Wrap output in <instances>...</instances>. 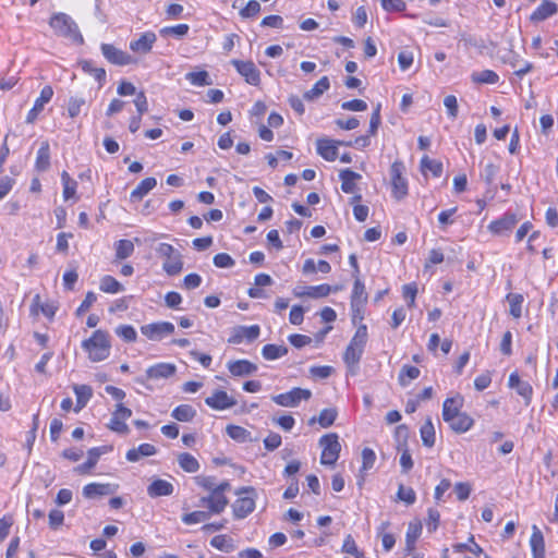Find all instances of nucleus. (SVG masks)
<instances>
[{
    "instance_id": "1",
    "label": "nucleus",
    "mask_w": 558,
    "mask_h": 558,
    "mask_svg": "<svg viewBox=\"0 0 558 558\" xmlns=\"http://www.w3.org/2000/svg\"><path fill=\"white\" fill-rule=\"evenodd\" d=\"M82 347L88 353L90 361H104L110 354L111 343L109 340V333L105 330L98 329L93 332L90 338L83 341Z\"/></svg>"
},
{
    "instance_id": "2",
    "label": "nucleus",
    "mask_w": 558,
    "mask_h": 558,
    "mask_svg": "<svg viewBox=\"0 0 558 558\" xmlns=\"http://www.w3.org/2000/svg\"><path fill=\"white\" fill-rule=\"evenodd\" d=\"M49 24L59 36L66 37L77 44L83 43V36L80 33L76 23L68 14H53Z\"/></svg>"
},
{
    "instance_id": "3",
    "label": "nucleus",
    "mask_w": 558,
    "mask_h": 558,
    "mask_svg": "<svg viewBox=\"0 0 558 558\" xmlns=\"http://www.w3.org/2000/svg\"><path fill=\"white\" fill-rule=\"evenodd\" d=\"M231 488L228 481H223L216 485L213 494L202 497L198 506H206L213 513L220 514L225 511L229 505V499L225 496V493Z\"/></svg>"
},
{
    "instance_id": "4",
    "label": "nucleus",
    "mask_w": 558,
    "mask_h": 558,
    "mask_svg": "<svg viewBox=\"0 0 558 558\" xmlns=\"http://www.w3.org/2000/svg\"><path fill=\"white\" fill-rule=\"evenodd\" d=\"M160 257L166 258L162 269L169 275H178L183 268L182 255L171 244L160 243L156 248Z\"/></svg>"
},
{
    "instance_id": "5",
    "label": "nucleus",
    "mask_w": 558,
    "mask_h": 558,
    "mask_svg": "<svg viewBox=\"0 0 558 558\" xmlns=\"http://www.w3.org/2000/svg\"><path fill=\"white\" fill-rule=\"evenodd\" d=\"M235 494L238 496H242L244 494L247 495L244 497H239L232 505L234 518L244 519L255 509V489L251 486H244L239 488Z\"/></svg>"
},
{
    "instance_id": "6",
    "label": "nucleus",
    "mask_w": 558,
    "mask_h": 558,
    "mask_svg": "<svg viewBox=\"0 0 558 558\" xmlns=\"http://www.w3.org/2000/svg\"><path fill=\"white\" fill-rule=\"evenodd\" d=\"M319 445L323 447L320 463L332 465L339 458L341 446L337 434H327L320 437Z\"/></svg>"
},
{
    "instance_id": "7",
    "label": "nucleus",
    "mask_w": 558,
    "mask_h": 558,
    "mask_svg": "<svg viewBox=\"0 0 558 558\" xmlns=\"http://www.w3.org/2000/svg\"><path fill=\"white\" fill-rule=\"evenodd\" d=\"M404 165L402 161H395L390 167L392 196L400 201L408 194V182L403 177Z\"/></svg>"
},
{
    "instance_id": "8",
    "label": "nucleus",
    "mask_w": 558,
    "mask_h": 558,
    "mask_svg": "<svg viewBox=\"0 0 558 558\" xmlns=\"http://www.w3.org/2000/svg\"><path fill=\"white\" fill-rule=\"evenodd\" d=\"M311 397V390L296 387L288 392L272 396L271 399L281 407H296L302 400H308Z\"/></svg>"
},
{
    "instance_id": "9",
    "label": "nucleus",
    "mask_w": 558,
    "mask_h": 558,
    "mask_svg": "<svg viewBox=\"0 0 558 558\" xmlns=\"http://www.w3.org/2000/svg\"><path fill=\"white\" fill-rule=\"evenodd\" d=\"M174 325L170 322H158L141 327V332L153 341H160L166 336L173 333Z\"/></svg>"
},
{
    "instance_id": "10",
    "label": "nucleus",
    "mask_w": 558,
    "mask_h": 558,
    "mask_svg": "<svg viewBox=\"0 0 558 558\" xmlns=\"http://www.w3.org/2000/svg\"><path fill=\"white\" fill-rule=\"evenodd\" d=\"M231 64L235 68L238 73L244 77L247 84L253 86L259 85L260 71L257 69L254 62L233 59Z\"/></svg>"
},
{
    "instance_id": "11",
    "label": "nucleus",
    "mask_w": 558,
    "mask_h": 558,
    "mask_svg": "<svg viewBox=\"0 0 558 558\" xmlns=\"http://www.w3.org/2000/svg\"><path fill=\"white\" fill-rule=\"evenodd\" d=\"M131 415L132 411L129 408L124 407L122 403H118L114 412L112 413L108 427L118 434L126 435L130 429L125 424V421L130 418Z\"/></svg>"
},
{
    "instance_id": "12",
    "label": "nucleus",
    "mask_w": 558,
    "mask_h": 558,
    "mask_svg": "<svg viewBox=\"0 0 558 558\" xmlns=\"http://www.w3.org/2000/svg\"><path fill=\"white\" fill-rule=\"evenodd\" d=\"M260 328L258 325L252 326H235L231 329V335L228 339L230 344H240L244 340L253 342L259 337Z\"/></svg>"
},
{
    "instance_id": "13",
    "label": "nucleus",
    "mask_w": 558,
    "mask_h": 558,
    "mask_svg": "<svg viewBox=\"0 0 558 558\" xmlns=\"http://www.w3.org/2000/svg\"><path fill=\"white\" fill-rule=\"evenodd\" d=\"M519 221L520 218L514 213L507 211L499 219L492 221L487 228L493 234L504 235L510 232Z\"/></svg>"
},
{
    "instance_id": "14",
    "label": "nucleus",
    "mask_w": 558,
    "mask_h": 558,
    "mask_svg": "<svg viewBox=\"0 0 558 558\" xmlns=\"http://www.w3.org/2000/svg\"><path fill=\"white\" fill-rule=\"evenodd\" d=\"M100 49L104 57L112 64L123 66L135 62L132 56L111 44H102Z\"/></svg>"
},
{
    "instance_id": "15",
    "label": "nucleus",
    "mask_w": 558,
    "mask_h": 558,
    "mask_svg": "<svg viewBox=\"0 0 558 558\" xmlns=\"http://www.w3.org/2000/svg\"><path fill=\"white\" fill-rule=\"evenodd\" d=\"M205 403L214 410L222 411L234 407L236 401L228 396L226 391L216 390L210 397L205 399Z\"/></svg>"
},
{
    "instance_id": "16",
    "label": "nucleus",
    "mask_w": 558,
    "mask_h": 558,
    "mask_svg": "<svg viewBox=\"0 0 558 558\" xmlns=\"http://www.w3.org/2000/svg\"><path fill=\"white\" fill-rule=\"evenodd\" d=\"M52 96H53L52 87L49 85H46L41 89L39 97L35 100L33 108L27 113V117H26L27 123H33L37 119L38 113L44 109V106L51 100Z\"/></svg>"
},
{
    "instance_id": "17",
    "label": "nucleus",
    "mask_w": 558,
    "mask_h": 558,
    "mask_svg": "<svg viewBox=\"0 0 558 558\" xmlns=\"http://www.w3.org/2000/svg\"><path fill=\"white\" fill-rule=\"evenodd\" d=\"M156 40L157 36L154 32H145L138 39L130 43V49L135 53L146 54L150 52Z\"/></svg>"
},
{
    "instance_id": "18",
    "label": "nucleus",
    "mask_w": 558,
    "mask_h": 558,
    "mask_svg": "<svg viewBox=\"0 0 558 558\" xmlns=\"http://www.w3.org/2000/svg\"><path fill=\"white\" fill-rule=\"evenodd\" d=\"M177 372V366L172 363H157L146 369L147 379H167Z\"/></svg>"
},
{
    "instance_id": "19",
    "label": "nucleus",
    "mask_w": 558,
    "mask_h": 558,
    "mask_svg": "<svg viewBox=\"0 0 558 558\" xmlns=\"http://www.w3.org/2000/svg\"><path fill=\"white\" fill-rule=\"evenodd\" d=\"M558 12V4L553 0H544L536 10L531 14L530 21L538 23L545 21Z\"/></svg>"
},
{
    "instance_id": "20",
    "label": "nucleus",
    "mask_w": 558,
    "mask_h": 558,
    "mask_svg": "<svg viewBox=\"0 0 558 558\" xmlns=\"http://www.w3.org/2000/svg\"><path fill=\"white\" fill-rule=\"evenodd\" d=\"M227 366L231 375L236 377L252 375L257 371V365L248 360L232 361Z\"/></svg>"
},
{
    "instance_id": "21",
    "label": "nucleus",
    "mask_w": 558,
    "mask_h": 558,
    "mask_svg": "<svg viewBox=\"0 0 558 558\" xmlns=\"http://www.w3.org/2000/svg\"><path fill=\"white\" fill-rule=\"evenodd\" d=\"M117 486L111 484L90 483L84 486L83 495L88 499L96 498L98 496L111 495L116 492Z\"/></svg>"
},
{
    "instance_id": "22",
    "label": "nucleus",
    "mask_w": 558,
    "mask_h": 558,
    "mask_svg": "<svg viewBox=\"0 0 558 558\" xmlns=\"http://www.w3.org/2000/svg\"><path fill=\"white\" fill-rule=\"evenodd\" d=\"M173 485L161 478L154 480L147 487V494L151 498L170 496L173 493Z\"/></svg>"
},
{
    "instance_id": "23",
    "label": "nucleus",
    "mask_w": 558,
    "mask_h": 558,
    "mask_svg": "<svg viewBox=\"0 0 558 558\" xmlns=\"http://www.w3.org/2000/svg\"><path fill=\"white\" fill-rule=\"evenodd\" d=\"M463 405V398L458 395L452 398H447L442 404V418L445 422L451 421L453 416L458 415Z\"/></svg>"
},
{
    "instance_id": "24",
    "label": "nucleus",
    "mask_w": 558,
    "mask_h": 558,
    "mask_svg": "<svg viewBox=\"0 0 558 558\" xmlns=\"http://www.w3.org/2000/svg\"><path fill=\"white\" fill-rule=\"evenodd\" d=\"M317 153L327 161H333L338 157V147L335 141L319 138L316 142Z\"/></svg>"
},
{
    "instance_id": "25",
    "label": "nucleus",
    "mask_w": 558,
    "mask_h": 558,
    "mask_svg": "<svg viewBox=\"0 0 558 558\" xmlns=\"http://www.w3.org/2000/svg\"><path fill=\"white\" fill-rule=\"evenodd\" d=\"M341 180V190L344 193H354L356 190V181L361 180L360 173L352 171L351 169H343L339 173Z\"/></svg>"
},
{
    "instance_id": "26",
    "label": "nucleus",
    "mask_w": 558,
    "mask_h": 558,
    "mask_svg": "<svg viewBox=\"0 0 558 558\" xmlns=\"http://www.w3.org/2000/svg\"><path fill=\"white\" fill-rule=\"evenodd\" d=\"M107 452V447H95L88 450L87 461L76 466L75 471L84 474L88 473L98 462L101 454Z\"/></svg>"
},
{
    "instance_id": "27",
    "label": "nucleus",
    "mask_w": 558,
    "mask_h": 558,
    "mask_svg": "<svg viewBox=\"0 0 558 558\" xmlns=\"http://www.w3.org/2000/svg\"><path fill=\"white\" fill-rule=\"evenodd\" d=\"M157 180L155 178H146L131 192L130 198L132 202H140L146 196L155 186Z\"/></svg>"
},
{
    "instance_id": "28",
    "label": "nucleus",
    "mask_w": 558,
    "mask_h": 558,
    "mask_svg": "<svg viewBox=\"0 0 558 558\" xmlns=\"http://www.w3.org/2000/svg\"><path fill=\"white\" fill-rule=\"evenodd\" d=\"M422 533V523L420 521H413L409 523L407 535H405V551L408 554L415 549V543Z\"/></svg>"
},
{
    "instance_id": "29",
    "label": "nucleus",
    "mask_w": 558,
    "mask_h": 558,
    "mask_svg": "<svg viewBox=\"0 0 558 558\" xmlns=\"http://www.w3.org/2000/svg\"><path fill=\"white\" fill-rule=\"evenodd\" d=\"M450 428L456 433H465L468 432L474 424L472 417H470L466 413L460 412L458 415L453 416L451 421L447 422Z\"/></svg>"
},
{
    "instance_id": "30",
    "label": "nucleus",
    "mask_w": 558,
    "mask_h": 558,
    "mask_svg": "<svg viewBox=\"0 0 558 558\" xmlns=\"http://www.w3.org/2000/svg\"><path fill=\"white\" fill-rule=\"evenodd\" d=\"M35 167L39 172L47 171L50 167V146L47 141H44L40 144L37 151Z\"/></svg>"
},
{
    "instance_id": "31",
    "label": "nucleus",
    "mask_w": 558,
    "mask_h": 558,
    "mask_svg": "<svg viewBox=\"0 0 558 558\" xmlns=\"http://www.w3.org/2000/svg\"><path fill=\"white\" fill-rule=\"evenodd\" d=\"M509 386L517 390L527 402L532 396V387L529 383L522 381L517 373H512L509 376Z\"/></svg>"
},
{
    "instance_id": "32",
    "label": "nucleus",
    "mask_w": 558,
    "mask_h": 558,
    "mask_svg": "<svg viewBox=\"0 0 558 558\" xmlns=\"http://www.w3.org/2000/svg\"><path fill=\"white\" fill-rule=\"evenodd\" d=\"M157 452L156 447L150 444H142L137 448H132L126 452V460L136 462L142 457H150Z\"/></svg>"
},
{
    "instance_id": "33",
    "label": "nucleus",
    "mask_w": 558,
    "mask_h": 558,
    "mask_svg": "<svg viewBox=\"0 0 558 558\" xmlns=\"http://www.w3.org/2000/svg\"><path fill=\"white\" fill-rule=\"evenodd\" d=\"M73 390L76 396V407L74 409L75 412H80L89 401L93 396V389L87 385H75Z\"/></svg>"
},
{
    "instance_id": "34",
    "label": "nucleus",
    "mask_w": 558,
    "mask_h": 558,
    "mask_svg": "<svg viewBox=\"0 0 558 558\" xmlns=\"http://www.w3.org/2000/svg\"><path fill=\"white\" fill-rule=\"evenodd\" d=\"M363 351L353 348L351 345H348L344 354H343V361L347 364V366L350 369L351 374H355V371L357 368V364L362 357Z\"/></svg>"
},
{
    "instance_id": "35",
    "label": "nucleus",
    "mask_w": 558,
    "mask_h": 558,
    "mask_svg": "<svg viewBox=\"0 0 558 558\" xmlns=\"http://www.w3.org/2000/svg\"><path fill=\"white\" fill-rule=\"evenodd\" d=\"M330 87V82L327 76H323L318 80L315 85L307 92L304 93L303 97L306 100H314L322 96Z\"/></svg>"
},
{
    "instance_id": "36",
    "label": "nucleus",
    "mask_w": 558,
    "mask_h": 558,
    "mask_svg": "<svg viewBox=\"0 0 558 558\" xmlns=\"http://www.w3.org/2000/svg\"><path fill=\"white\" fill-rule=\"evenodd\" d=\"M196 415V410L190 404H181L173 409L171 416L179 422H191Z\"/></svg>"
},
{
    "instance_id": "37",
    "label": "nucleus",
    "mask_w": 558,
    "mask_h": 558,
    "mask_svg": "<svg viewBox=\"0 0 558 558\" xmlns=\"http://www.w3.org/2000/svg\"><path fill=\"white\" fill-rule=\"evenodd\" d=\"M337 415H338V413H337L336 409H333V408L324 409L320 411L318 418L312 417L310 420V424H313L314 422L317 421L322 427L327 428L335 423Z\"/></svg>"
},
{
    "instance_id": "38",
    "label": "nucleus",
    "mask_w": 558,
    "mask_h": 558,
    "mask_svg": "<svg viewBox=\"0 0 558 558\" xmlns=\"http://www.w3.org/2000/svg\"><path fill=\"white\" fill-rule=\"evenodd\" d=\"M288 353V348L284 345L266 344L262 349V355L267 361H274Z\"/></svg>"
},
{
    "instance_id": "39",
    "label": "nucleus",
    "mask_w": 558,
    "mask_h": 558,
    "mask_svg": "<svg viewBox=\"0 0 558 558\" xmlns=\"http://www.w3.org/2000/svg\"><path fill=\"white\" fill-rule=\"evenodd\" d=\"M420 434L425 447L430 448L435 445V428L430 417L421 426Z\"/></svg>"
},
{
    "instance_id": "40",
    "label": "nucleus",
    "mask_w": 558,
    "mask_h": 558,
    "mask_svg": "<svg viewBox=\"0 0 558 558\" xmlns=\"http://www.w3.org/2000/svg\"><path fill=\"white\" fill-rule=\"evenodd\" d=\"M331 291H338V287L332 288L327 283L305 287L306 296L312 299L325 298L329 295Z\"/></svg>"
},
{
    "instance_id": "41",
    "label": "nucleus",
    "mask_w": 558,
    "mask_h": 558,
    "mask_svg": "<svg viewBox=\"0 0 558 558\" xmlns=\"http://www.w3.org/2000/svg\"><path fill=\"white\" fill-rule=\"evenodd\" d=\"M179 465L189 473H195L199 470V463L191 453L183 452L178 457Z\"/></svg>"
},
{
    "instance_id": "42",
    "label": "nucleus",
    "mask_w": 558,
    "mask_h": 558,
    "mask_svg": "<svg viewBox=\"0 0 558 558\" xmlns=\"http://www.w3.org/2000/svg\"><path fill=\"white\" fill-rule=\"evenodd\" d=\"M506 299L510 305V315L514 318H520L522 316V304L524 302L523 295L520 293H509Z\"/></svg>"
},
{
    "instance_id": "43",
    "label": "nucleus",
    "mask_w": 558,
    "mask_h": 558,
    "mask_svg": "<svg viewBox=\"0 0 558 558\" xmlns=\"http://www.w3.org/2000/svg\"><path fill=\"white\" fill-rule=\"evenodd\" d=\"M117 259H125L134 253V244L130 240H119L114 243Z\"/></svg>"
},
{
    "instance_id": "44",
    "label": "nucleus",
    "mask_w": 558,
    "mask_h": 558,
    "mask_svg": "<svg viewBox=\"0 0 558 558\" xmlns=\"http://www.w3.org/2000/svg\"><path fill=\"white\" fill-rule=\"evenodd\" d=\"M471 78L474 83L477 84H496L499 80V76L492 70H483L480 72H473Z\"/></svg>"
},
{
    "instance_id": "45",
    "label": "nucleus",
    "mask_w": 558,
    "mask_h": 558,
    "mask_svg": "<svg viewBox=\"0 0 558 558\" xmlns=\"http://www.w3.org/2000/svg\"><path fill=\"white\" fill-rule=\"evenodd\" d=\"M420 374L421 372L417 367L411 365H403L398 376L399 384L405 387L409 385L411 380L416 379L420 376Z\"/></svg>"
},
{
    "instance_id": "46",
    "label": "nucleus",
    "mask_w": 558,
    "mask_h": 558,
    "mask_svg": "<svg viewBox=\"0 0 558 558\" xmlns=\"http://www.w3.org/2000/svg\"><path fill=\"white\" fill-rule=\"evenodd\" d=\"M368 333L366 325H360L352 337L349 345L356 348L364 352L365 344L367 342Z\"/></svg>"
},
{
    "instance_id": "47",
    "label": "nucleus",
    "mask_w": 558,
    "mask_h": 558,
    "mask_svg": "<svg viewBox=\"0 0 558 558\" xmlns=\"http://www.w3.org/2000/svg\"><path fill=\"white\" fill-rule=\"evenodd\" d=\"M214 514L209 509L208 511L196 510L182 515V522L186 525H192L207 521Z\"/></svg>"
},
{
    "instance_id": "48",
    "label": "nucleus",
    "mask_w": 558,
    "mask_h": 558,
    "mask_svg": "<svg viewBox=\"0 0 558 558\" xmlns=\"http://www.w3.org/2000/svg\"><path fill=\"white\" fill-rule=\"evenodd\" d=\"M100 290L106 293H118L124 290V287L112 276H104L100 279Z\"/></svg>"
},
{
    "instance_id": "49",
    "label": "nucleus",
    "mask_w": 558,
    "mask_h": 558,
    "mask_svg": "<svg viewBox=\"0 0 558 558\" xmlns=\"http://www.w3.org/2000/svg\"><path fill=\"white\" fill-rule=\"evenodd\" d=\"M356 302L361 304H366L367 302V293L365 290V286L359 277H356L354 280L351 295V304H355Z\"/></svg>"
},
{
    "instance_id": "50",
    "label": "nucleus",
    "mask_w": 558,
    "mask_h": 558,
    "mask_svg": "<svg viewBox=\"0 0 558 558\" xmlns=\"http://www.w3.org/2000/svg\"><path fill=\"white\" fill-rule=\"evenodd\" d=\"M422 172L430 171L434 177L438 178L442 173V163L438 160L430 159L428 156H424L421 159Z\"/></svg>"
},
{
    "instance_id": "51",
    "label": "nucleus",
    "mask_w": 558,
    "mask_h": 558,
    "mask_svg": "<svg viewBox=\"0 0 558 558\" xmlns=\"http://www.w3.org/2000/svg\"><path fill=\"white\" fill-rule=\"evenodd\" d=\"M61 181L63 184V197L68 201L75 195L77 182L73 180L66 171L61 173Z\"/></svg>"
},
{
    "instance_id": "52",
    "label": "nucleus",
    "mask_w": 558,
    "mask_h": 558,
    "mask_svg": "<svg viewBox=\"0 0 558 558\" xmlns=\"http://www.w3.org/2000/svg\"><path fill=\"white\" fill-rule=\"evenodd\" d=\"M185 78L195 86H207L210 85L209 75L206 71L189 72Z\"/></svg>"
},
{
    "instance_id": "53",
    "label": "nucleus",
    "mask_w": 558,
    "mask_h": 558,
    "mask_svg": "<svg viewBox=\"0 0 558 558\" xmlns=\"http://www.w3.org/2000/svg\"><path fill=\"white\" fill-rule=\"evenodd\" d=\"M530 545L532 551H545V543H544V536L541 530L533 525L532 527V535L530 538Z\"/></svg>"
},
{
    "instance_id": "54",
    "label": "nucleus",
    "mask_w": 558,
    "mask_h": 558,
    "mask_svg": "<svg viewBox=\"0 0 558 558\" xmlns=\"http://www.w3.org/2000/svg\"><path fill=\"white\" fill-rule=\"evenodd\" d=\"M84 72L92 74L100 84L106 80V71L102 68H95L93 61L85 60L82 63Z\"/></svg>"
},
{
    "instance_id": "55",
    "label": "nucleus",
    "mask_w": 558,
    "mask_h": 558,
    "mask_svg": "<svg viewBox=\"0 0 558 558\" xmlns=\"http://www.w3.org/2000/svg\"><path fill=\"white\" fill-rule=\"evenodd\" d=\"M189 29H190V27L187 24H178L175 26H166L160 29V35L163 37L172 35L178 38H181L187 34Z\"/></svg>"
},
{
    "instance_id": "56",
    "label": "nucleus",
    "mask_w": 558,
    "mask_h": 558,
    "mask_svg": "<svg viewBox=\"0 0 558 558\" xmlns=\"http://www.w3.org/2000/svg\"><path fill=\"white\" fill-rule=\"evenodd\" d=\"M118 337L123 339L125 342H134L137 338V332L131 325H120L116 328Z\"/></svg>"
},
{
    "instance_id": "57",
    "label": "nucleus",
    "mask_w": 558,
    "mask_h": 558,
    "mask_svg": "<svg viewBox=\"0 0 558 558\" xmlns=\"http://www.w3.org/2000/svg\"><path fill=\"white\" fill-rule=\"evenodd\" d=\"M227 435L238 441H245L250 432L238 425H228L226 428Z\"/></svg>"
},
{
    "instance_id": "58",
    "label": "nucleus",
    "mask_w": 558,
    "mask_h": 558,
    "mask_svg": "<svg viewBox=\"0 0 558 558\" xmlns=\"http://www.w3.org/2000/svg\"><path fill=\"white\" fill-rule=\"evenodd\" d=\"M469 541L472 543V546L468 545L466 543H458V544H454L452 546V548L457 553H463L465 550H469L470 553H472L474 555L482 554L483 549H482V547L478 544H476L474 542V536L473 535L470 536Z\"/></svg>"
},
{
    "instance_id": "59",
    "label": "nucleus",
    "mask_w": 558,
    "mask_h": 558,
    "mask_svg": "<svg viewBox=\"0 0 558 558\" xmlns=\"http://www.w3.org/2000/svg\"><path fill=\"white\" fill-rule=\"evenodd\" d=\"M210 545L219 550L229 553L233 549L231 539H228L226 535H217L211 538Z\"/></svg>"
},
{
    "instance_id": "60",
    "label": "nucleus",
    "mask_w": 558,
    "mask_h": 558,
    "mask_svg": "<svg viewBox=\"0 0 558 558\" xmlns=\"http://www.w3.org/2000/svg\"><path fill=\"white\" fill-rule=\"evenodd\" d=\"M397 496L400 500L404 501L407 505H413L416 500V495L413 488L404 487L402 484L399 485Z\"/></svg>"
},
{
    "instance_id": "61",
    "label": "nucleus",
    "mask_w": 558,
    "mask_h": 558,
    "mask_svg": "<svg viewBox=\"0 0 558 558\" xmlns=\"http://www.w3.org/2000/svg\"><path fill=\"white\" fill-rule=\"evenodd\" d=\"M342 551L350 554L355 558H361L363 556V554L357 549L354 538L350 534L347 535L343 541Z\"/></svg>"
},
{
    "instance_id": "62",
    "label": "nucleus",
    "mask_w": 558,
    "mask_h": 558,
    "mask_svg": "<svg viewBox=\"0 0 558 558\" xmlns=\"http://www.w3.org/2000/svg\"><path fill=\"white\" fill-rule=\"evenodd\" d=\"M260 11V4L256 0H250L247 4L240 11L243 19H248L257 15Z\"/></svg>"
},
{
    "instance_id": "63",
    "label": "nucleus",
    "mask_w": 558,
    "mask_h": 558,
    "mask_svg": "<svg viewBox=\"0 0 558 558\" xmlns=\"http://www.w3.org/2000/svg\"><path fill=\"white\" fill-rule=\"evenodd\" d=\"M440 520V513L438 510L434 508H429L427 511V520H426V526L428 532H435L438 527Z\"/></svg>"
},
{
    "instance_id": "64",
    "label": "nucleus",
    "mask_w": 558,
    "mask_h": 558,
    "mask_svg": "<svg viewBox=\"0 0 558 558\" xmlns=\"http://www.w3.org/2000/svg\"><path fill=\"white\" fill-rule=\"evenodd\" d=\"M85 105L84 98L72 97L68 104V112L71 118H75L80 114L82 107Z\"/></svg>"
}]
</instances>
